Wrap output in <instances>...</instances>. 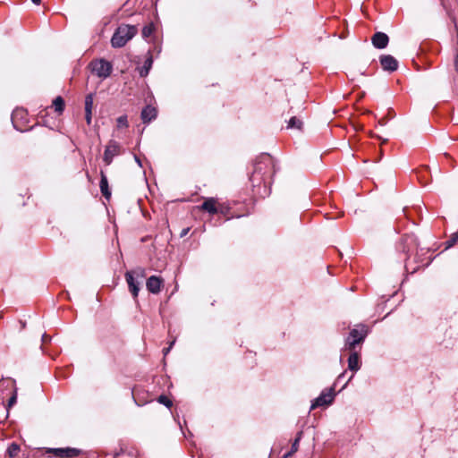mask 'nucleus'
Listing matches in <instances>:
<instances>
[{
  "mask_svg": "<svg viewBox=\"0 0 458 458\" xmlns=\"http://www.w3.org/2000/svg\"><path fill=\"white\" fill-rule=\"evenodd\" d=\"M90 67L92 72L102 79L107 78L111 74L113 68L112 64L104 59L92 61Z\"/></svg>",
  "mask_w": 458,
  "mask_h": 458,
  "instance_id": "nucleus-7",
  "label": "nucleus"
},
{
  "mask_svg": "<svg viewBox=\"0 0 458 458\" xmlns=\"http://www.w3.org/2000/svg\"><path fill=\"white\" fill-rule=\"evenodd\" d=\"M99 188L102 195L108 200L111 198V191L109 189L107 176L103 170L100 171Z\"/></svg>",
  "mask_w": 458,
  "mask_h": 458,
  "instance_id": "nucleus-14",
  "label": "nucleus"
},
{
  "mask_svg": "<svg viewBox=\"0 0 458 458\" xmlns=\"http://www.w3.org/2000/svg\"><path fill=\"white\" fill-rule=\"evenodd\" d=\"M138 32V29L134 25H121L119 26L112 38L111 44L113 47H122L131 39Z\"/></svg>",
  "mask_w": 458,
  "mask_h": 458,
  "instance_id": "nucleus-3",
  "label": "nucleus"
},
{
  "mask_svg": "<svg viewBox=\"0 0 458 458\" xmlns=\"http://www.w3.org/2000/svg\"><path fill=\"white\" fill-rule=\"evenodd\" d=\"M416 254L414 257V262L417 264L416 267H411V261H410V256L407 257L406 264H405V269L409 272L411 270V273H415L420 267H428L432 262V258L428 256L429 250L428 249H423L419 247L415 250Z\"/></svg>",
  "mask_w": 458,
  "mask_h": 458,
  "instance_id": "nucleus-4",
  "label": "nucleus"
},
{
  "mask_svg": "<svg viewBox=\"0 0 458 458\" xmlns=\"http://www.w3.org/2000/svg\"><path fill=\"white\" fill-rule=\"evenodd\" d=\"M19 451H20L19 445H17L16 443H12L8 446L6 453L9 455V457L13 458L18 454Z\"/></svg>",
  "mask_w": 458,
  "mask_h": 458,
  "instance_id": "nucleus-22",
  "label": "nucleus"
},
{
  "mask_svg": "<svg viewBox=\"0 0 458 458\" xmlns=\"http://www.w3.org/2000/svg\"><path fill=\"white\" fill-rule=\"evenodd\" d=\"M49 340H50V337H49L47 334H44V335H42V342H43V343H47V341H49Z\"/></svg>",
  "mask_w": 458,
  "mask_h": 458,
  "instance_id": "nucleus-35",
  "label": "nucleus"
},
{
  "mask_svg": "<svg viewBox=\"0 0 458 458\" xmlns=\"http://www.w3.org/2000/svg\"><path fill=\"white\" fill-rule=\"evenodd\" d=\"M116 123L118 128H127L129 126L127 115L119 116L116 119Z\"/></svg>",
  "mask_w": 458,
  "mask_h": 458,
  "instance_id": "nucleus-25",
  "label": "nucleus"
},
{
  "mask_svg": "<svg viewBox=\"0 0 458 458\" xmlns=\"http://www.w3.org/2000/svg\"><path fill=\"white\" fill-rule=\"evenodd\" d=\"M371 42L376 48L384 49L388 45L389 38L384 32H377L371 38Z\"/></svg>",
  "mask_w": 458,
  "mask_h": 458,
  "instance_id": "nucleus-11",
  "label": "nucleus"
},
{
  "mask_svg": "<svg viewBox=\"0 0 458 458\" xmlns=\"http://www.w3.org/2000/svg\"><path fill=\"white\" fill-rule=\"evenodd\" d=\"M369 330L366 325L360 324L352 328L348 336L344 340L343 351L350 352L348 358V369L353 372L360 369V350L364 343Z\"/></svg>",
  "mask_w": 458,
  "mask_h": 458,
  "instance_id": "nucleus-2",
  "label": "nucleus"
},
{
  "mask_svg": "<svg viewBox=\"0 0 458 458\" xmlns=\"http://www.w3.org/2000/svg\"><path fill=\"white\" fill-rule=\"evenodd\" d=\"M351 379H352V377H350L349 380H348V381L344 385L343 388L346 386V384H347Z\"/></svg>",
  "mask_w": 458,
  "mask_h": 458,
  "instance_id": "nucleus-40",
  "label": "nucleus"
},
{
  "mask_svg": "<svg viewBox=\"0 0 458 458\" xmlns=\"http://www.w3.org/2000/svg\"><path fill=\"white\" fill-rule=\"evenodd\" d=\"M189 231H190V228H184V229H182V232H181V233H180V236H181V237L185 236V235L188 233V232H189Z\"/></svg>",
  "mask_w": 458,
  "mask_h": 458,
  "instance_id": "nucleus-34",
  "label": "nucleus"
},
{
  "mask_svg": "<svg viewBox=\"0 0 458 458\" xmlns=\"http://www.w3.org/2000/svg\"><path fill=\"white\" fill-rule=\"evenodd\" d=\"M458 241V233H454L445 242V249L453 247Z\"/></svg>",
  "mask_w": 458,
  "mask_h": 458,
  "instance_id": "nucleus-27",
  "label": "nucleus"
},
{
  "mask_svg": "<svg viewBox=\"0 0 458 458\" xmlns=\"http://www.w3.org/2000/svg\"><path fill=\"white\" fill-rule=\"evenodd\" d=\"M16 400H17V395H16V394H13L8 400V407H11L12 405H13L16 403Z\"/></svg>",
  "mask_w": 458,
  "mask_h": 458,
  "instance_id": "nucleus-31",
  "label": "nucleus"
},
{
  "mask_svg": "<svg viewBox=\"0 0 458 458\" xmlns=\"http://www.w3.org/2000/svg\"><path fill=\"white\" fill-rule=\"evenodd\" d=\"M26 116H27V112L23 108H16L15 110L13 111L12 122H13V127L17 131H22L23 130L18 127L16 121L17 120H25Z\"/></svg>",
  "mask_w": 458,
  "mask_h": 458,
  "instance_id": "nucleus-17",
  "label": "nucleus"
},
{
  "mask_svg": "<svg viewBox=\"0 0 458 458\" xmlns=\"http://www.w3.org/2000/svg\"><path fill=\"white\" fill-rule=\"evenodd\" d=\"M301 437H302V431L298 432L293 443L292 444L291 451L284 455V458L292 455L293 453H295L298 450L299 442L301 439Z\"/></svg>",
  "mask_w": 458,
  "mask_h": 458,
  "instance_id": "nucleus-19",
  "label": "nucleus"
},
{
  "mask_svg": "<svg viewBox=\"0 0 458 458\" xmlns=\"http://www.w3.org/2000/svg\"><path fill=\"white\" fill-rule=\"evenodd\" d=\"M157 402L167 408H170L173 405V402L165 395H160Z\"/></svg>",
  "mask_w": 458,
  "mask_h": 458,
  "instance_id": "nucleus-26",
  "label": "nucleus"
},
{
  "mask_svg": "<svg viewBox=\"0 0 458 458\" xmlns=\"http://www.w3.org/2000/svg\"><path fill=\"white\" fill-rule=\"evenodd\" d=\"M174 343H175V340H173L170 343L168 347L163 349V353H164L165 356L167 355L168 352L171 351V349H172L173 345L174 344Z\"/></svg>",
  "mask_w": 458,
  "mask_h": 458,
  "instance_id": "nucleus-30",
  "label": "nucleus"
},
{
  "mask_svg": "<svg viewBox=\"0 0 458 458\" xmlns=\"http://www.w3.org/2000/svg\"><path fill=\"white\" fill-rule=\"evenodd\" d=\"M163 281L160 277L151 276L148 278L146 287L151 293L157 294L160 292Z\"/></svg>",
  "mask_w": 458,
  "mask_h": 458,
  "instance_id": "nucleus-12",
  "label": "nucleus"
},
{
  "mask_svg": "<svg viewBox=\"0 0 458 458\" xmlns=\"http://www.w3.org/2000/svg\"><path fill=\"white\" fill-rule=\"evenodd\" d=\"M274 161L270 155H261L254 164L253 172L250 181L253 188H258V193L267 195L270 193L267 186L270 184L271 177L274 174Z\"/></svg>",
  "mask_w": 458,
  "mask_h": 458,
  "instance_id": "nucleus-1",
  "label": "nucleus"
},
{
  "mask_svg": "<svg viewBox=\"0 0 458 458\" xmlns=\"http://www.w3.org/2000/svg\"><path fill=\"white\" fill-rule=\"evenodd\" d=\"M302 127V121L297 116H292L288 121L287 128L301 130Z\"/></svg>",
  "mask_w": 458,
  "mask_h": 458,
  "instance_id": "nucleus-20",
  "label": "nucleus"
},
{
  "mask_svg": "<svg viewBox=\"0 0 458 458\" xmlns=\"http://www.w3.org/2000/svg\"><path fill=\"white\" fill-rule=\"evenodd\" d=\"M47 453L53 454L56 458H73L81 454V450L77 448H49Z\"/></svg>",
  "mask_w": 458,
  "mask_h": 458,
  "instance_id": "nucleus-9",
  "label": "nucleus"
},
{
  "mask_svg": "<svg viewBox=\"0 0 458 458\" xmlns=\"http://www.w3.org/2000/svg\"><path fill=\"white\" fill-rule=\"evenodd\" d=\"M134 160L139 165V166L142 167L141 160L140 159V157L138 156L134 155Z\"/></svg>",
  "mask_w": 458,
  "mask_h": 458,
  "instance_id": "nucleus-33",
  "label": "nucleus"
},
{
  "mask_svg": "<svg viewBox=\"0 0 458 458\" xmlns=\"http://www.w3.org/2000/svg\"><path fill=\"white\" fill-rule=\"evenodd\" d=\"M379 61L384 71L393 72L398 69V61L391 55H382Z\"/></svg>",
  "mask_w": 458,
  "mask_h": 458,
  "instance_id": "nucleus-10",
  "label": "nucleus"
},
{
  "mask_svg": "<svg viewBox=\"0 0 458 458\" xmlns=\"http://www.w3.org/2000/svg\"><path fill=\"white\" fill-rule=\"evenodd\" d=\"M126 282L129 286V290L133 295L134 298H136L139 294L140 287L138 284L135 282V279L131 274V272H126L125 274Z\"/></svg>",
  "mask_w": 458,
  "mask_h": 458,
  "instance_id": "nucleus-15",
  "label": "nucleus"
},
{
  "mask_svg": "<svg viewBox=\"0 0 458 458\" xmlns=\"http://www.w3.org/2000/svg\"><path fill=\"white\" fill-rule=\"evenodd\" d=\"M417 248H418V239L412 233L404 234L397 245V249L400 251L405 253L407 256H409L410 253L412 252Z\"/></svg>",
  "mask_w": 458,
  "mask_h": 458,
  "instance_id": "nucleus-8",
  "label": "nucleus"
},
{
  "mask_svg": "<svg viewBox=\"0 0 458 458\" xmlns=\"http://www.w3.org/2000/svg\"><path fill=\"white\" fill-rule=\"evenodd\" d=\"M0 410H2L5 413L4 418H7L8 409L6 407H4L3 404H0Z\"/></svg>",
  "mask_w": 458,
  "mask_h": 458,
  "instance_id": "nucleus-32",
  "label": "nucleus"
},
{
  "mask_svg": "<svg viewBox=\"0 0 458 458\" xmlns=\"http://www.w3.org/2000/svg\"><path fill=\"white\" fill-rule=\"evenodd\" d=\"M202 210L208 212L211 215H215L218 212V208L216 206V199L214 198L207 199L200 206Z\"/></svg>",
  "mask_w": 458,
  "mask_h": 458,
  "instance_id": "nucleus-18",
  "label": "nucleus"
},
{
  "mask_svg": "<svg viewBox=\"0 0 458 458\" xmlns=\"http://www.w3.org/2000/svg\"><path fill=\"white\" fill-rule=\"evenodd\" d=\"M454 66H455V70L458 72V53L456 54V56H455Z\"/></svg>",
  "mask_w": 458,
  "mask_h": 458,
  "instance_id": "nucleus-36",
  "label": "nucleus"
},
{
  "mask_svg": "<svg viewBox=\"0 0 458 458\" xmlns=\"http://www.w3.org/2000/svg\"><path fill=\"white\" fill-rule=\"evenodd\" d=\"M156 48H157V53L159 54L161 52V47H157Z\"/></svg>",
  "mask_w": 458,
  "mask_h": 458,
  "instance_id": "nucleus-39",
  "label": "nucleus"
},
{
  "mask_svg": "<svg viewBox=\"0 0 458 458\" xmlns=\"http://www.w3.org/2000/svg\"><path fill=\"white\" fill-rule=\"evenodd\" d=\"M53 106L58 114H62L64 109V100L62 97L58 96L54 99Z\"/></svg>",
  "mask_w": 458,
  "mask_h": 458,
  "instance_id": "nucleus-21",
  "label": "nucleus"
},
{
  "mask_svg": "<svg viewBox=\"0 0 458 458\" xmlns=\"http://www.w3.org/2000/svg\"><path fill=\"white\" fill-rule=\"evenodd\" d=\"M85 120L89 125L91 123L92 112L85 111Z\"/></svg>",
  "mask_w": 458,
  "mask_h": 458,
  "instance_id": "nucleus-29",
  "label": "nucleus"
},
{
  "mask_svg": "<svg viewBox=\"0 0 458 458\" xmlns=\"http://www.w3.org/2000/svg\"><path fill=\"white\" fill-rule=\"evenodd\" d=\"M344 373H342L341 375L338 376L337 377V381H341V380H344Z\"/></svg>",
  "mask_w": 458,
  "mask_h": 458,
  "instance_id": "nucleus-37",
  "label": "nucleus"
},
{
  "mask_svg": "<svg viewBox=\"0 0 458 458\" xmlns=\"http://www.w3.org/2000/svg\"><path fill=\"white\" fill-rule=\"evenodd\" d=\"M155 30V26L153 23H149L143 27L142 29V37L144 38H148Z\"/></svg>",
  "mask_w": 458,
  "mask_h": 458,
  "instance_id": "nucleus-23",
  "label": "nucleus"
},
{
  "mask_svg": "<svg viewBox=\"0 0 458 458\" xmlns=\"http://www.w3.org/2000/svg\"><path fill=\"white\" fill-rule=\"evenodd\" d=\"M335 388L332 386L330 388L324 389L320 394L315 398L310 405V410H314L318 407L327 406L331 404L335 399Z\"/></svg>",
  "mask_w": 458,
  "mask_h": 458,
  "instance_id": "nucleus-6",
  "label": "nucleus"
},
{
  "mask_svg": "<svg viewBox=\"0 0 458 458\" xmlns=\"http://www.w3.org/2000/svg\"><path fill=\"white\" fill-rule=\"evenodd\" d=\"M93 101L92 94H89L85 97V111L92 112Z\"/></svg>",
  "mask_w": 458,
  "mask_h": 458,
  "instance_id": "nucleus-24",
  "label": "nucleus"
},
{
  "mask_svg": "<svg viewBox=\"0 0 458 458\" xmlns=\"http://www.w3.org/2000/svg\"><path fill=\"white\" fill-rule=\"evenodd\" d=\"M123 152V148L122 145L114 140H110L106 146L103 161L106 165H110L114 160V158L117 156H120Z\"/></svg>",
  "mask_w": 458,
  "mask_h": 458,
  "instance_id": "nucleus-5",
  "label": "nucleus"
},
{
  "mask_svg": "<svg viewBox=\"0 0 458 458\" xmlns=\"http://www.w3.org/2000/svg\"><path fill=\"white\" fill-rule=\"evenodd\" d=\"M157 115V109L151 106H146L140 114V118L144 123H148L156 119Z\"/></svg>",
  "mask_w": 458,
  "mask_h": 458,
  "instance_id": "nucleus-13",
  "label": "nucleus"
},
{
  "mask_svg": "<svg viewBox=\"0 0 458 458\" xmlns=\"http://www.w3.org/2000/svg\"><path fill=\"white\" fill-rule=\"evenodd\" d=\"M441 4L443 8L446 11L449 17L452 18L451 12H450V4L445 0H441Z\"/></svg>",
  "mask_w": 458,
  "mask_h": 458,
  "instance_id": "nucleus-28",
  "label": "nucleus"
},
{
  "mask_svg": "<svg viewBox=\"0 0 458 458\" xmlns=\"http://www.w3.org/2000/svg\"><path fill=\"white\" fill-rule=\"evenodd\" d=\"M152 64H153V57H152L150 51H148V56L146 57V60L144 61L143 65L140 68H139L140 76L142 78L148 76L150 69L152 68Z\"/></svg>",
  "mask_w": 458,
  "mask_h": 458,
  "instance_id": "nucleus-16",
  "label": "nucleus"
},
{
  "mask_svg": "<svg viewBox=\"0 0 458 458\" xmlns=\"http://www.w3.org/2000/svg\"><path fill=\"white\" fill-rule=\"evenodd\" d=\"M33 4H39L41 0H31Z\"/></svg>",
  "mask_w": 458,
  "mask_h": 458,
  "instance_id": "nucleus-38",
  "label": "nucleus"
}]
</instances>
